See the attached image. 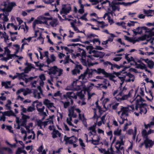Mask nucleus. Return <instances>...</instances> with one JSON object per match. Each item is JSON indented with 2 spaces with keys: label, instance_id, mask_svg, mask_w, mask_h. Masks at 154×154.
<instances>
[{
  "label": "nucleus",
  "instance_id": "57",
  "mask_svg": "<svg viewBox=\"0 0 154 154\" xmlns=\"http://www.w3.org/2000/svg\"><path fill=\"white\" fill-rule=\"evenodd\" d=\"M79 142L80 144V145L82 146V148L83 149H85V148H84L83 147H85V145L84 143L83 142L81 138H80L79 139Z\"/></svg>",
  "mask_w": 154,
  "mask_h": 154
},
{
  "label": "nucleus",
  "instance_id": "1",
  "mask_svg": "<svg viewBox=\"0 0 154 154\" xmlns=\"http://www.w3.org/2000/svg\"><path fill=\"white\" fill-rule=\"evenodd\" d=\"M94 72L97 73L98 74L102 73L105 75V77L106 74H107V72H106L103 69L99 68L97 69V70L95 69H89L88 67H87L86 70L84 73L82 74L79 77V79H82V80H83L84 79L86 75L87 74L88 75V77L89 78L91 77Z\"/></svg>",
  "mask_w": 154,
  "mask_h": 154
},
{
  "label": "nucleus",
  "instance_id": "41",
  "mask_svg": "<svg viewBox=\"0 0 154 154\" xmlns=\"http://www.w3.org/2000/svg\"><path fill=\"white\" fill-rule=\"evenodd\" d=\"M16 74V75H18V77H19V79L20 80L22 79L23 80L24 77L27 76V75L24 74L23 75H22V74L17 72Z\"/></svg>",
  "mask_w": 154,
  "mask_h": 154
},
{
  "label": "nucleus",
  "instance_id": "12",
  "mask_svg": "<svg viewBox=\"0 0 154 154\" xmlns=\"http://www.w3.org/2000/svg\"><path fill=\"white\" fill-rule=\"evenodd\" d=\"M87 62H88V66L90 67L94 65L93 63H92L91 60H94V57H95L94 56V54L91 55H87Z\"/></svg>",
  "mask_w": 154,
  "mask_h": 154
},
{
  "label": "nucleus",
  "instance_id": "59",
  "mask_svg": "<svg viewBox=\"0 0 154 154\" xmlns=\"http://www.w3.org/2000/svg\"><path fill=\"white\" fill-rule=\"evenodd\" d=\"M39 78L41 80L43 81L45 80L46 79L45 77V75L43 74H42L39 76Z\"/></svg>",
  "mask_w": 154,
  "mask_h": 154
},
{
  "label": "nucleus",
  "instance_id": "36",
  "mask_svg": "<svg viewBox=\"0 0 154 154\" xmlns=\"http://www.w3.org/2000/svg\"><path fill=\"white\" fill-rule=\"evenodd\" d=\"M110 35L111 37H108L107 41L108 42H111L113 41V38L115 37V35L112 33H110Z\"/></svg>",
  "mask_w": 154,
  "mask_h": 154
},
{
  "label": "nucleus",
  "instance_id": "3",
  "mask_svg": "<svg viewBox=\"0 0 154 154\" xmlns=\"http://www.w3.org/2000/svg\"><path fill=\"white\" fill-rule=\"evenodd\" d=\"M63 97L66 101H70L72 104L73 103L72 99H76L77 97L76 93L75 94L73 91L67 92L65 94H63Z\"/></svg>",
  "mask_w": 154,
  "mask_h": 154
},
{
  "label": "nucleus",
  "instance_id": "56",
  "mask_svg": "<svg viewBox=\"0 0 154 154\" xmlns=\"http://www.w3.org/2000/svg\"><path fill=\"white\" fill-rule=\"evenodd\" d=\"M27 122V121H22V123L21 124V125L22 126L26 128V129H29V128L27 127L26 126V123Z\"/></svg>",
  "mask_w": 154,
  "mask_h": 154
},
{
  "label": "nucleus",
  "instance_id": "35",
  "mask_svg": "<svg viewBox=\"0 0 154 154\" xmlns=\"http://www.w3.org/2000/svg\"><path fill=\"white\" fill-rule=\"evenodd\" d=\"M81 62H82V64L85 66H88V62H87V57L84 59L83 58H82L81 60Z\"/></svg>",
  "mask_w": 154,
  "mask_h": 154
},
{
  "label": "nucleus",
  "instance_id": "22",
  "mask_svg": "<svg viewBox=\"0 0 154 154\" xmlns=\"http://www.w3.org/2000/svg\"><path fill=\"white\" fill-rule=\"evenodd\" d=\"M70 137V138L69 141V144H73V143H76L77 142V139L75 136H73Z\"/></svg>",
  "mask_w": 154,
  "mask_h": 154
},
{
  "label": "nucleus",
  "instance_id": "45",
  "mask_svg": "<svg viewBox=\"0 0 154 154\" xmlns=\"http://www.w3.org/2000/svg\"><path fill=\"white\" fill-rule=\"evenodd\" d=\"M2 86H4L5 88L6 89L10 88H12L11 86H9L7 85V84L5 82H2Z\"/></svg>",
  "mask_w": 154,
  "mask_h": 154
},
{
  "label": "nucleus",
  "instance_id": "55",
  "mask_svg": "<svg viewBox=\"0 0 154 154\" xmlns=\"http://www.w3.org/2000/svg\"><path fill=\"white\" fill-rule=\"evenodd\" d=\"M61 95V94L60 91H57L56 93H54V95L52 96V98L54 99H55L53 97H56L57 96H60Z\"/></svg>",
  "mask_w": 154,
  "mask_h": 154
},
{
  "label": "nucleus",
  "instance_id": "19",
  "mask_svg": "<svg viewBox=\"0 0 154 154\" xmlns=\"http://www.w3.org/2000/svg\"><path fill=\"white\" fill-rule=\"evenodd\" d=\"M10 110V111H5L3 112L2 116H16L12 110L11 109Z\"/></svg>",
  "mask_w": 154,
  "mask_h": 154
},
{
  "label": "nucleus",
  "instance_id": "37",
  "mask_svg": "<svg viewBox=\"0 0 154 154\" xmlns=\"http://www.w3.org/2000/svg\"><path fill=\"white\" fill-rule=\"evenodd\" d=\"M135 65L136 66V68L137 69H144V66L142 65L141 64H139L137 63L136 62L135 63Z\"/></svg>",
  "mask_w": 154,
  "mask_h": 154
},
{
  "label": "nucleus",
  "instance_id": "17",
  "mask_svg": "<svg viewBox=\"0 0 154 154\" xmlns=\"http://www.w3.org/2000/svg\"><path fill=\"white\" fill-rule=\"evenodd\" d=\"M84 84H85L84 82L77 80L75 81H74L73 82L72 84V86H74L75 84L76 86H78L80 88L81 87H82Z\"/></svg>",
  "mask_w": 154,
  "mask_h": 154
},
{
  "label": "nucleus",
  "instance_id": "9",
  "mask_svg": "<svg viewBox=\"0 0 154 154\" xmlns=\"http://www.w3.org/2000/svg\"><path fill=\"white\" fill-rule=\"evenodd\" d=\"M92 53L94 54V57L102 58L105 55V53L101 51H99L95 50H93L92 51Z\"/></svg>",
  "mask_w": 154,
  "mask_h": 154
},
{
  "label": "nucleus",
  "instance_id": "5",
  "mask_svg": "<svg viewBox=\"0 0 154 154\" xmlns=\"http://www.w3.org/2000/svg\"><path fill=\"white\" fill-rule=\"evenodd\" d=\"M144 143L145 148H152L154 145V141L148 138L144 140Z\"/></svg>",
  "mask_w": 154,
  "mask_h": 154
},
{
  "label": "nucleus",
  "instance_id": "7",
  "mask_svg": "<svg viewBox=\"0 0 154 154\" xmlns=\"http://www.w3.org/2000/svg\"><path fill=\"white\" fill-rule=\"evenodd\" d=\"M106 1L109 3V6L110 8L111 7L112 10L113 11H115L116 10L118 11H119V7L116 5H118L117 4V2L113 1L110 3L108 0H106Z\"/></svg>",
  "mask_w": 154,
  "mask_h": 154
},
{
  "label": "nucleus",
  "instance_id": "43",
  "mask_svg": "<svg viewBox=\"0 0 154 154\" xmlns=\"http://www.w3.org/2000/svg\"><path fill=\"white\" fill-rule=\"evenodd\" d=\"M3 150H7L9 154H12L13 153V151L11 148H8L7 147H3Z\"/></svg>",
  "mask_w": 154,
  "mask_h": 154
},
{
  "label": "nucleus",
  "instance_id": "48",
  "mask_svg": "<svg viewBox=\"0 0 154 154\" xmlns=\"http://www.w3.org/2000/svg\"><path fill=\"white\" fill-rule=\"evenodd\" d=\"M90 41L91 42H93L94 44L95 42H98L99 45H100V41L98 38H94L93 40L90 39Z\"/></svg>",
  "mask_w": 154,
  "mask_h": 154
},
{
  "label": "nucleus",
  "instance_id": "14",
  "mask_svg": "<svg viewBox=\"0 0 154 154\" xmlns=\"http://www.w3.org/2000/svg\"><path fill=\"white\" fill-rule=\"evenodd\" d=\"M71 10V8L70 6H69L66 8L63 7L62 8V10L60 11V13L61 14H66L67 13H69Z\"/></svg>",
  "mask_w": 154,
  "mask_h": 154
},
{
  "label": "nucleus",
  "instance_id": "33",
  "mask_svg": "<svg viewBox=\"0 0 154 154\" xmlns=\"http://www.w3.org/2000/svg\"><path fill=\"white\" fill-rule=\"evenodd\" d=\"M86 35L87 39L88 40L91 39L92 37H95L97 36V35L94 34H89L87 35Z\"/></svg>",
  "mask_w": 154,
  "mask_h": 154
},
{
  "label": "nucleus",
  "instance_id": "49",
  "mask_svg": "<svg viewBox=\"0 0 154 154\" xmlns=\"http://www.w3.org/2000/svg\"><path fill=\"white\" fill-rule=\"evenodd\" d=\"M67 101L64 102L62 101V102L63 103L64 105V108H66L68 107L70 105V101Z\"/></svg>",
  "mask_w": 154,
  "mask_h": 154
},
{
  "label": "nucleus",
  "instance_id": "31",
  "mask_svg": "<svg viewBox=\"0 0 154 154\" xmlns=\"http://www.w3.org/2000/svg\"><path fill=\"white\" fill-rule=\"evenodd\" d=\"M94 48L92 45H89L87 46L86 47V50L88 51H88V53L89 54H92V51H93Z\"/></svg>",
  "mask_w": 154,
  "mask_h": 154
},
{
  "label": "nucleus",
  "instance_id": "34",
  "mask_svg": "<svg viewBox=\"0 0 154 154\" xmlns=\"http://www.w3.org/2000/svg\"><path fill=\"white\" fill-rule=\"evenodd\" d=\"M77 96H78L80 99L82 100L83 99L84 95L82 94V91L76 92Z\"/></svg>",
  "mask_w": 154,
  "mask_h": 154
},
{
  "label": "nucleus",
  "instance_id": "38",
  "mask_svg": "<svg viewBox=\"0 0 154 154\" xmlns=\"http://www.w3.org/2000/svg\"><path fill=\"white\" fill-rule=\"evenodd\" d=\"M138 106H139V108H140V109H141L142 110V109H145V107H144V106H147V105L145 103H142L140 104L139 103H138Z\"/></svg>",
  "mask_w": 154,
  "mask_h": 154
},
{
  "label": "nucleus",
  "instance_id": "11",
  "mask_svg": "<svg viewBox=\"0 0 154 154\" xmlns=\"http://www.w3.org/2000/svg\"><path fill=\"white\" fill-rule=\"evenodd\" d=\"M145 31V33H149L148 35L149 38L154 36V31L151 29H149L146 26H142V27Z\"/></svg>",
  "mask_w": 154,
  "mask_h": 154
},
{
  "label": "nucleus",
  "instance_id": "39",
  "mask_svg": "<svg viewBox=\"0 0 154 154\" xmlns=\"http://www.w3.org/2000/svg\"><path fill=\"white\" fill-rule=\"evenodd\" d=\"M105 84L104 85H103L102 84H98V87H100V88H103V89H106L107 88V86L106 85L107 84V83H104Z\"/></svg>",
  "mask_w": 154,
  "mask_h": 154
},
{
  "label": "nucleus",
  "instance_id": "60",
  "mask_svg": "<svg viewBox=\"0 0 154 154\" xmlns=\"http://www.w3.org/2000/svg\"><path fill=\"white\" fill-rule=\"evenodd\" d=\"M119 103H116L112 106V109L113 110H116Z\"/></svg>",
  "mask_w": 154,
  "mask_h": 154
},
{
  "label": "nucleus",
  "instance_id": "42",
  "mask_svg": "<svg viewBox=\"0 0 154 154\" xmlns=\"http://www.w3.org/2000/svg\"><path fill=\"white\" fill-rule=\"evenodd\" d=\"M32 105L33 107L31 106H29L27 109V111L28 112H32L35 110V109L34 107V104H32Z\"/></svg>",
  "mask_w": 154,
  "mask_h": 154
},
{
  "label": "nucleus",
  "instance_id": "53",
  "mask_svg": "<svg viewBox=\"0 0 154 154\" xmlns=\"http://www.w3.org/2000/svg\"><path fill=\"white\" fill-rule=\"evenodd\" d=\"M70 138V137H68L66 135H65L64 137V140L65 141V144H66L67 143H69V139Z\"/></svg>",
  "mask_w": 154,
  "mask_h": 154
},
{
  "label": "nucleus",
  "instance_id": "18",
  "mask_svg": "<svg viewBox=\"0 0 154 154\" xmlns=\"http://www.w3.org/2000/svg\"><path fill=\"white\" fill-rule=\"evenodd\" d=\"M146 38H149V37L148 35L145 34L143 35H142L140 37H138L137 39L135 40L134 41V43H135L136 42H138L139 41H143L145 40Z\"/></svg>",
  "mask_w": 154,
  "mask_h": 154
},
{
  "label": "nucleus",
  "instance_id": "2",
  "mask_svg": "<svg viewBox=\"0 0 154 154\" xmlns=\"http://www.w3.org/2000/svg\"><path fill=\"white\" fill-rule=\"evenodd\" d=\"M16 6V4L14 2H9L8 3L5 2L3 4H1L0 6V9L3 12H6L9 13L11 11L14 7Z\"/></svg>",
  "mask_w": 154,
  "mask_h": 154
},
{
  "label": "nucleus",
  "instance_id": "26",
  "mask_svg": "<svg viewBox=\"0 0 154 154\" xmlns=\"http://www.w3.org/2000/svg\"><path fill=\"white\" fill-rule=\"evenodd\" d=\"M2 36H1V38H4V41L6 42H7V40H9L8 35L7 34L6 32H4V33H2Z\"/></svg>",
  "mask_w": 154,
  "mask_h": 154
},
{
  "label": "nucleus",
  "instance_id": "61",
  "mask_svg": "<svg viewBox=\"0 0 154 154\" xmlns=\"http://www.w3.org/2000/svg\"><path fill=\"white\" fill-rule=\"evenodd\" d=\"M70 55H67L65 58V61L64 62V64H67L69 63V60L70 59Z\"/></svg>",
  "mask_w": 154,
  "mask_h": 154
},
{
  "label": "nucleus",
  "instance_id": "23",
  "mask_svg": "<svg viewBox=\"0 0 154 154\" xmlns=\"http://www.w3.org/2000/svg\"><path fill=\"white\" fill-rule=\"evenodd\" d=\"M122 130L121 129H119V128H117L114 131V134L115 136H120L121 134Z\"/></svg>",
  "mask_w": 154,
  "mask_h": 154
},
{
  "label": "nucleus",
  "instance_id": "58",
  "mask_svg": "<svg viewBox=\"0 0 154 154\" xmlns=\"http://www.w3.org/2000/svg\"><path fill=\"white\" fill-rule=\"evenodd\" d=\"M124 73H126V75L128 76L129 78H132L134 77V75H133V74H131L130 72H123Z\"/></svg>",
  "mask_w": 154,
  "mask_h": 154
},
{
  "label": "nucleus",
  "instance_id": "16",
  "mask_svg": "<svg viewBox=\"0 0 154 154\" xmlns=\"http://www.w3.org/2000/svg\"><path fill=\"white\" fill-rule=\"evenodd\" d=\"M129 95L128 94L122 95L121 97H115V98L117 101H121L123 100H127L129 98Z\"/></svg>",
  "mask_w": 154,
  "mask_h": 154
},
{
  "label": "nucleus",
  "instance_id": "63",
  "mask_svg": "<svg viewBox=\"0 0 154 154\" xmlns=\"http://www.w3.org/2000/svg\"><path fill=\"white\" fill-rule=\"evenodd\" d=\"M22 150L21 149V148L18 147L16 152L15 154H20L22 153Z\"/></svg>",
  "mask_w": 154,
  "mask_h": 154
},
{
  "label": "nucleus",
  "instance_id": "10",
  "mask_svg": "<svg viewBox=\"0 0 154 154\" xmlns=\"http://www.w3.org/2000/svg\"><path fill=\"white\" fill-rule=\"evenodd\" d=\"M9 15V13H6V12H3V15L2 19L3 20V26L5 30L6 29L5 22H8V21L9 19L8 17V16Z\"/></svg>",
  "mask_w": 154,
  "mask_h": 154
},
{
  "label": "nucleus",
  "instance_id": "54",
  "mask_svg": "<svg viewBox=\"0 0 154 154\" xmlns=\"http://www.w3.org/2000/svg\"><path fill=\"white\" fill-rule=\"evenodd\" d=\"M125 39L126 40L130 42H133V44L134 43V41L135 40H134L133 39L126 35H125Z\"/></svg>",
  "mask_w": 154,
  "mask_h": 154
},
{
  "label": "nucleus",
  "instance_id": "44",
  "mask_svg": "<svg viewBox=\"0 0 154 154\" xmlns=\"http://www.w3.org/2000/svg\"><path fill=\"white\" fill-rule=\"evenodd\" d=\"M80 72V70L79 69H77L75 67L73 70H72V73L73 75H76L77 73H79Z\"/></svg>",
  "mask_w": 154,
  "mask_h": 154
},
{
  "label": "nucleus",
  "instance_id": "15",
  "mask_svg": "<svg viewBox=\"0 0 154 154\" xmlns=\"http://www.w3.org/2000/svg\"><path fill=\"white\" fill-rule=\"evenodd\" d=\"M121 109V111H122V113L121 115V116H122L124 115H125L127 116H128V111L129 109L128 107L122 106Z\"/></svg>",
  "mask_w": 154,
  "mask_h": 154
},
{
  "label": "nucleus",
  "instance_id": "29",
  "mask_svg": "<svg viewBox=\"0 0 154 154\" xmlns=\"http://www.w3.org/2000/svg\"><path fill=\"white\" fill-rule=\"evenodd\" d=\"M78 50L80 52H81V51H82L81 53L82 58H86L87 57V55H86V52L84 50L79 48Z\"/></svg>",
  "mask_w": 154,
  "mask_h": 154
},
{
  "label": "nucleus",
  "instance_id": "52",
  "mask_svg": "<svg viewBox=\"0 0 154 154\" xmlns=\"http://www.w3.org/2000/svg\"><path fill=\"white\" fill-rule=\"evenodd\" d=\"M59 131L57 130H54L52 134V137L53 138H56L57 137V133Z\"/></svg>",
  "mask_w": 154,
  "mask_h": 154
},
{
  "label": "nucleus",
  "instance_id": "32",
  "mask_svg": "<svg viewBox=\"0 0 154 154\" xmlns=\"http://www.w3.org/2000/svg\"><path fill=\"white\" fill-rule=\"evenodd\" d=\"M22 117L21 120L23 121H27V119L29 118V116L23 114V113H21Z\"/></svg>",
  "mask_w": 154,
  "mask_h": 154
},
{
  "label": "nucleus",
  "instance_id": "13",
  "mask_svg": "<svg viewBox=\"0 0 154 154\" xmlns=\"http://www.w3.org/2000/svg\"><path fill=\"white\" fill-rule=\"evenodd\" d=\"M142 27H138L136 29H134L133 30V32L135 35H136L138 34H141L142 33V30H144V29H143Z\"/></svg>",
  "mask_w": 154,
  "mask_h": 154
},
{
  "label": "nucleus",
  "instance_id": "64",
  "mask_svg": "<svg viewBox=\"0 0 154 154\" xmlns=\"http://www.w3.org/2000/svg\"><path fill=\"white\" fill-rule=\"evenodd\" d=\"M103 150L104 152V154H115L113 152H110L109 150L106 151L105 149H103Z\"/></svg>",
  "mask_w": 154,
  "mask_h": 154
},
{
  "label": "nucleus",
  "instance_id": "20",
  "mask_svg": "<svg viewBox=\"0 0 154 154\" xmlns=\"http://www.w3.org/2000/svg\"><path fill=\"white\" fill-rule=\"evenodd\" d=\"M143 12L144 14H146V16L147 17H152V15L151 14L152 13V12H153V14H154V10H152L149 9L148 10H146L145 9H143Z\"/></svg>",
  "mask_w": 154,
  "mask_h": 154
},
{
  "label": "nucleus",
  "instance_id": "4",
  "mask_svg": "<svg viewBox=\"0 0 154 154\" xmlns=\"http://www.w3.org/2000/svg\"><path fill=\"white\" fill-rule=\"evenodd\" d=\"M48 74L51 75L52 74H55L58 72V76H60L62 74L63 70L62 69L59 68L56 66L51 67L48 69Z\"/></svg>",
  "mask_w": 154,
  "mask_h": 154
},
{
  "label": "nucleus",
  "instance_id": "6",
  "mask_svg": "<svg viewBox=\"0 0 154 154\" xmlns=\"http://www.w3.org/2000/svg\"><path fill=\"white\" fill-rule=\"evenodd\" d=\"M94 86V84L93 83H85L82 87V88L84 91H87L88 93H89Z\"/></svg>",
  "mask_w": 154,
  "mask_h": 154
},
{
  "label": "nucleus",
  "instance_id": "24",
  "mask_svg": "<svg viewBox=\"0 0 154 154\" xmlns=\"http://www.w3.org/2000/svg\"><path fill=\"white\" fill-rule=\"evenodd\" d=\"M142 135L143 138L146 139L149 138L148 134L146 131L145 129H143L142 131Z\"/></svg>",
  "mask_w": 154,
  "mask_h": 154
},
{
  "label": "nucleus",
  "instance_id": "30",
  "mask_svg": "<svg viewBox=\"0 0 154 154\" xmlns=\"http://www.w3.org/2000/svg\"><path fill=\"white\" fill-rule=\"evenodd\" d=\"M82 119H80L81 120L83 124L84 125V126L87 127L88 126V124L87 123V122H86V119L85 117V116L84 114L82 115Z\"/></svg>",
  "mask_w": 154,
  "mask_h": 154
},
{
  "label": "nucleus",
  "instance_id": "21",
  "mask_svg": "<svg viewBox=\"0 0 154 154\" xmlns=\"http://www.w3.org/2000/svg\"><path fill=\"white\" fill-rule=\"evenodd\" d=\"M91 141V143L93 144L97 145L99 144V141H100V137L99 136H97L96 140H94L93 138H92L91 140H89V141Z\"/></svg>",
  "mask_w": 154,
  "mask_h": 154
},
{
  "label": "nucleus",
  "instance_id": "62",
  "mask_svg": "<svg viewBox=\"0 0 154 154\" xmlns=\"http://www.w3.org/2000/svg\"><path fill=\"white\" fill-rule=\"evenodd\" d=\"M15 54H7V57L8 60L12 59V57H14Z\"/></svg>",
  "mask_w": 154,
  "mask_h": 154
},
{
  "label": "nucleus",
  "instance_id": "8",
  "mask_svg": "<svg viewBox=\"0 0 154 154\" xmlns=\"http://www.w3.org/2000/svg\"><path fill=\"white\" fill-rule=\"evenodd\" d=\"M140 60L146 63L148 67L150 69H152L154 67V62L152 60H149L148 58L145 59L143 58H141Z\"/></svg>",
  "mask_w": 154,
  "mask_h": 154
},
{
  "label": "nucleus",
  "instance_id": "27",
  "mask_svg": "<svg viewBox=\"0 0 154 154\" xmlns=\"http://www.w3.org/2000/svg\"><path fill=\"white\" fill-rule=\"evenodd\" d=\"M76 23V20L73 22H71L70 24L71 27L74 29L75 31H78L79 30L78 28L75 26V24Z\"/></svg>",
  "mask_w": 154,
  "mask_h": 154
},
{
  "label": "nucleus",
  "instance_id": "47",
  "mask_svg": "<svg viewBox=\"0 0 154 154\" xmlns=\"http://www.w3.org/2000/svg\"><path fill=\"white\" fill-rule=\"evenodd\" d=\"M98 23L99 24L101 25V26H100L102 28H104L105 26H107V24H105V23L104 21H97Z\"/></svg>",
  "mask_w": 154,
  "mask_h": 154
},
{
  "label": "nucleus",
  "instance_id": "51",
  "mask_svg": "<svg viewBox=\"0 0 154 154\" xmlns=\"http://www.w3.org/2000/svg\"><path fill=\"white\" fill-rule=\"evenodd\" d=\"M57 21V20L56 19H54L52 20L51 21L50 23V24L51 25L52 27H54V25H57L56 23Z\"/></svg>",
  "mask_w": 154,
  "mask_h": 154
},
{
  "label": "nucleus",
  "instance_id": "25",
  "mask_svg": "<svg viewBox=\"0 0 154 154\" xmlns=\"http://www.w3.org/2000/svg\"><path fill=\"white\" fill-rule=\"evenodd\" d=\"M42 21L35 20L33 23L32 26L33 28L35 29L36 27V25L37 24H42Z\"/></svg>",
  "mask_w": 154,
  "mask_h": 154
},
{
  "label": "nucleus",
  "instance_id": "50",
  "mask_svg": "<svg viewBox=\"0 0 154 154\" xmlns=\"http://www.w3.org/2000/svg\"><path fill=\"white\" fill-rule=\"evenodd\" d=\"M117 4L118 5H124V6H125V7H127L128 6H129V4H130L129 3V2L125 3L124 2H117Z\"/></svg>",
  "mask_w": 154,
  "mask_h": 154
},
{
  "label": "nucleus",
  "instance_id": "28",
  "mask_svg": "<svg viewBox=\"0 0 154 154\" xmlns=\"http://www.w3.org/2000/svg\"><path fill=\"white\" fill-rule=\"evenodd\" d=\"M43 17H43L42 16H40L38 17V18L39 20H41L43 21H42V24L47 25L48 22L47 21L46 19H43Z\"/></svg>",
  "mask_w": 154,
  "mask_h": 154
},
{
  "label": "nucleus",
  "instance_id": "40",
  "mask_svg": "<svg viewBox=\"0 0 154 154\" xmlns=\"http://www.w3.org/2000/svg\"><path fill=\"white\" fill-rule=\"evenodd\" d=\"M31 93L30 90L28 88H26V89H25V90L23 92V95L24 96H26L27 94Z\"/></svg>",
  "mask_w": 154,
  "mask_h": 154
},
{
  "label": "nucleus",
  "instance_id": "46",
  "mask_svg": "<svg viewBox=\"0 0 154 154\" xmlns=\"http://www.w3.org/2000/svg\"><path fill=\"white\" fill-rule=\"evenodd\" d=\"M105 77H109L110 79H113L115 78L116 77L114 75H112L111 73L107 72V74H106Z\"/></svg>",
  "mask_w": 154,
  "mask_h": 154
}]
</instances>
